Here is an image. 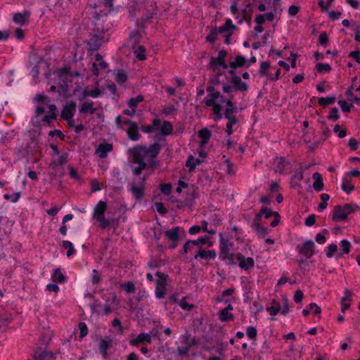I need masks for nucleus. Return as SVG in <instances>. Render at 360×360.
<instances>
[{"label":"nucleus","instance_id":"nucleus-1","mask_svg":"<svg viewBox=\"0 0 360 360\" xmlns=\"http://www.w3.org/2000/svg\"><path fill=\"white\" fill-rule=\"evenodd\" d=\"M107 207V203L105 201L99 200L94 207L92 214L93 219L99 223L101 229L103 230L110 226H115L116 224L115 219H106L105 217Z\"/></svg>","mask_w":360,"mask_h":360},{"label":"nucleus","instance_id":"nucleus-2","mask_svg":"<svg viewBox=\"0 0 360 360\" xmlns=\"http://www.w3.org/2000/svg\"><path fill=\"white\" fill-rule=\"evenodd\" d=\"M139 148H141V151H140V153L143 159L144 160L145 158L148 159L147 167L150 169L155 168L158 165V161L156 160V158L161 150L160 144L155 142L150 145L148 147L139 145Z\"/></svg>","mask_w":360,"mask_h":360},{"label":"nucleus","instance_id":"nucleus-3","mask_svg":"<svg viewBox=\"0 0 360 360\" xmlns=\"http://www.w3.org/2000/svg\"><path fill=\"white\" fill-rule=\"evenodd\" d=\"M219 258L225 261L227 264L234 265V255L230 252V249L233 246V243L229 241L228 238L224 237L222 233H219Z\"/></svg>","mask_w":360,"mask_h":360},{"label":"nucleus","instance_id":"nucleus-4","mask_svg":"<svg viewBox=\"0 0 360 360\" xmlns=\"http://www.w3.org/2000/svg\"><path fill=\"white\" fill-rule=\"evenodd\" d=\"M141 148H139V145H137L133 148L129 149V155L131 156L132 162L137 164L138 166L134 168L133 172L136 176L140 175L143 170L147 168V162L144 161L141 155L140 151Z\"/></svg>","mask_w":360,"mask_h":360},{"label":"nucleus","instance_id":"nucleus-5","mask_svg":"<svg viewBox=\"0 0 360 360\" xmlns=\"http://www.w3.org/2000/svg\"><path fill=\"white\" fill-rule=\"evenodd\" d=\"M230 82L231 84H223V93H230L231 91H240L245 93L248 91V85L245 82H243L239 76L232 77Z\"/></svg>","mask_w":360,"mask_h":360},{"label":"nucleus","instance_id":"nucleus-6","mask_svg":"<svg viewBox=\"0 0 360 360\" xmlns=\"http://www.w3.org/2000/svg\"><path fill=\"white\" fill-rule=\"evenodd\" d=\"M315 244L312 240H308L301 245H297L298 252L304 255L306 259H310L315 254Z\"/></svg>","mask_w":360,"mask_h":360},{"label":"nucleus","instance_id":"nucleus-7","mask_svg":"<svg viewBox=\"0 0 360 360\" xmlns=\"http://www.w3.org/2000/svg\"><path fill=\"white\" fill-rule=\"evenodd\" d=\"M77 104L75 101H70L67 102L61 112H60V118L62 120H70L75 115L76 111Z\"/></svg>","mask_w":360,"mask_h":360},{"label":"nucleus","instance_id":"nucleus-8","mask_svg":"<svg viewBox=\"0 0 360 360\" xmlns=\"http://www.w3.org/2000/svg\"><path fill=\"white\" fill-rule=\"evenodd\" d=\"M152 338L150 334L146 333H140L135 338L129 341L130 345L137 347L139 345L151 344Z\"/></svg>","mask_w":360,"mask_h":360},{"label":"nucleus","instance_id":"nucleus-9","mask_svg":"<svg viewBox=\"0 0 360 360\" xmlns=\"http://www.w3.org/2000/svg\"><path fill=\"white\" fill-rule=\"evenodd\" d=\"M217 253L214 250H206L201 246L198 248L197 253L194 255L195 259H202L207 261L213 260L216 258Z\"/></svg>","mask_w":360,"mask_h":360},{"label":"nucleus","instance_id":"nucleus-10","mask_svg":"<svg viewBox=\"0 0 360 360\" xmlns=\"http://www.w3.org/2000/svg\"><path fill=\"white\" fill-rule=\"evenodd\" d=\"M30 14L31 13L28 10L24 9L22 12H18L13 14V21L16 25L22 26L28 22Z\"/></svg>","mask_w":360,"mask_h":360},{"label":"nucleus","instance_id":"nucleus-11","mask_svg":"<svg viewBox=\"0 0 360 360\" xmlns=\"http://www.w3.org/2000/svg\"><path fill=\"white\" fill-rule=\"evenodd\" d=\"M252 227L255 231H256L257 234L260 238H264L266 235L269 234V229L262 226L261 221H259V217H255Z\"/></svg>","mask_w":360,"mask_h":360},{"label":"nucleus","instance_id":"nucleus-12","mask_svg":"<svg viewBox=\"0 0 360 360\" xmlns=\"http://www.w3.org/2000/svg\"><path fill=\"white\" fill-rule=\"evenodd\" d=\"M236 259L238 262L239 266L244 270H248L250 268L255 266V261L253 258H245L241 253H237Z\"/></svg>","mask_w":360,"mask_h":360},{"label":"nucleus","instance_id":"nucleus-13","mask_svg":"<svg viewBox=\"0 0 360 360\" xmlns=\"http://www.w3.org/2000/svg\"><path fill=\"white\" fill-rule=\"evenodd\" d=\"M112 149V145L110 143H100L96 150V154H97L101 159H104L107 157L108 153L111 152Z\"/></svg>","mask_w":360,"mask_h":360},{"label":"nucleus","instance_id":"nucleus-14","mask_svg":"<svg viewBox=\"0 0 360 360\" xmlns=\"http://www.w3.org/2000/svg\"><path fill=\"white\" fill-rule=\"evenodd\" d=\"M352 293L348 289H345L344 291V296L341 299V311L343 314L349 309L351 306Z\"/></svg>","mask_w":360,"mask_h":360},{"label":"nucleus","instance_id":"nucleus-15","mask_svg":"<svg viewBox=\"0 0 360 360\" xmlns=\"http://www.w3.org/2000/svg\"><path fill=\"white\" fill-rule=\"evenodd\" d=\"M70 2H72V0H57L54 5L55 11L59 12L61 15H67Z\"/></svg>","mask_w":360,"mask_h":360},{"label":"nucleus","instance_id":"nucleus-16","mask_svg":"<svg viewBox=\"0 0 360 360\" xmlns=\"http://www.w3.org/2000/svg\"><path fill=\"white\" fill-rule=\"evenodd\" d=\"M127 134L128 138L133 141H137L141 138V134L139 131V125L137 123H132L131 126H129L128 129L127 130Z\"/></svg>","mask_w":360,"mask_h":360},{"label":"nucleus","instance_id":"nucleus-17","mask_svg":"<svg viewBox=\"0 0 360 360\" xmlns=\"http://www.w3.org/2000/svg\"><path fill=\"white\" fill-rule=\"evenodd\" d=\"M144 181H145V179H143L140 185H133L131 188V191L133 193V195H134L136 200H137V201L141 200L144 195V191H145V187L143 186Z\"/></svg>","mask_w":360,"mask_h":360},{"label":"nucleus","instance_id":"nucleus-18","mask_svg":"<svg viewBox=\"0 0 360 360\" xmlns=\"http://www.w3.org/2000/svg\"><path fill=\"white\" fill-rule=\"evenodd\" d=\"M229 65L231 68L237 69L244 66L248 68L250 66V63H247V60L244 56L242 55H238L233 61L229 63Z\"/></svg>","mask_w":360,"mask_h":360},{"label":"nucleus","instance_id":"nucleus-19","mask_svg":"<svg viewBox=\"0 0 360 360\" xmlns=\"http://www.w3.org/2000/svg\"><path fill=\"white\" fill-rule=\"evenodd\" d=\"M180 227L175 226L165 232V236L169 241H179L180 239Z\"/></svg>","mask_w":360,"mask_h":360},{"label":"nucleus","instance_id":"nucleus-20","mask_svg":"<svg viewBox=\"0 0 360 360\" xmlns=\"http://www.w3.org/2000/svg\"><path fill=\"white\" fill-rule=\"evenodd\" d=\"M288 161L284 157H276L274 161V167L276 172L282 173L285 169Z\"/></svg>","mask_w":360,"mask_h":360},{"label":"nucleus","instance_id":"nucleus-21","mask_svg":"<svg viewBox=\"0 0 360 360\" xmlns=\"http://www.w3.org/2000/svg\"><path fill=\"white\" fill-rule=\"evenodd\" d=\"M13 224L6 216L0 215V234L4 233V236H8L10 231H6V226L8 225L12 226Z\"/></svg>","mask_w":360,"mask_h":360},{"label":"nucleus","instance_id":"nucleus-22","mask_svg":"<svg viewBox=\"0 0 360 360\" xmlns=\"http://www.w3.org/2000/svg\"><path fill=\"white\" fill-rule=\"evenodd\" d=\"M312 178L314 180L313 183V188L314 189L317 191H321L323 190V177L321 174L319 172H314L312 174Z\"/></svg>","mask_w":360,"mask_h":360},{"label":"nucleus","instance_id":"nucleus-23","mask_svg":"<svg viewBox=\"0 0 360 360\" xmlns=\"http://www.w3.org/2000/svg\"><path fill=\"white\" fill-rule=\"evenodd\" d=\"M96 112V108L94 107L93 101H84L79 108V113L86 114L89 113L94 115Z\"/></svg>","mask_w":360,"mask_h":360},{"label":"nucleus","instance_id":"nucleus-24","mask_svg":"<svg viewBox=\"0 0 360 360\" xmlns=\"http://www.w3.org/2000/svg\"><path fill=\"white\" fill-rule=\"evenodd\" d=\"M210 68L212 70H218L219 67L226 69L228 68V65L226 64L225 60L219 59L218 58L212 56L210 62Z\"/></svg>","mask_w":360,"mask_h":360},{"label":"nucleus","instance_id":"nucleus-25","mask_svg":"<svg viewBox=\"0 0 360 360\" xmlns=\"http://www.w3.org/2000/svg\"><path fill=\"white\" fill-rule=\"evenodd\" d=\"M167 283H163L162 281L156 282L155 295L157 299H162L165 297L167 292Z\"/></svg>","mask_w":360,"mask_h":360},{"label":"nucleus","instance_id":"nucleus-26","mask_svg":"<svg viewBox=\"0 0 360 360\" xmlns=\"http://www.w3.org/2000/svg\"><path fill=\"white\" fill-rule=\"evenodd\" d=\"M56 355L51 352L44 350L39 353H35L34 354L33 360H54Z\"/></svg>","mask_w":360,"mask_h":360},{"label":"nucleus","instance_id":"nucleus-27","mask_svg":"<svg viewBox=\"0 0 360 360\" xmlns=\"http://www.w3.org/2000/svg\"><path fill=\"white\" fill-rule=\"evenodd\" d=\"M108 67V65L105 61L94 62L91 65V72L94 76L98 77L100 75V70H105Z\"/></svg>","mask_w":360,"mask_h":360},{"label":"nucleus","instance_id":"nucleus-28","mask_svg":"<svg viewBox=\"0 0 360 360\" xmlns=\"http://www.w3.org/2000/svg\"><path fill=\"white\" fill-rule=\"evenodd\" d=\"M346 216L345 212H343V207L341 205H338L334 207L333 220L335 221H345L346 220Z\"/></svg>","mask_w":360,"mask_h":360},{"label":"nucleus","instance_id":"nucleus-29","mask_svg":"<svg viewBox=\"0 0 360 360\" xmlns=\"http://www.w3.org/2000/svg\"><path fill=\"white\" fill-rule=\"evenodd\" d=\"M159 129L162 136H167L172 133L173 126L170 122L165 120L162 123L161 122Z\"/></svg>","mask_w":360,"mask_h":360},{"label":"nucleus","instance_id":"nucleus-30","mask_svg":"<svg viewBox=\"0 0 360 360\" xmlns=\"http://www.w3.org/2000/svg\"><path fill=\"white\" fill-rule=\"evenodd\" d=\"M321 307L314 302L310 303L308 307L302 310V314L304 316H307L310 313H313L314 314L317 315L321 314Z\"/></svg>","mask_w":360,"mask_h":360},{"label":"nucleus","instance_id":"nucleus-31","mask_svg":"<svg viewBox=\"0 0 360 360\" xmlns=\"http://www.w3.org/2000/svg\"><path fill=\"white\" fill-rule=\"evenodd\" d=\"M133 51L138 60L143 61L146 59V48L143 45L134 46Z\"/></svg>","mask_w":360,"mask_h":360},{"label":"nucleus","instance_id":"nucleus-32","mask_svg":"<svg viewBox=\"0 0 360 360\" xmlns=\"http://www.w3.org/2000/svg\"><path fill=\"white\" fill-rule=\"evenodd\" d=\"M224 95H221L219 91H216V93L208 94L207 99L205 101V105L207 106L214 105L217 103V100L218 99L219 102H221V97H223Z\"/></svg>","mask_w":360,"mask_h":360},{"label":"nucleus","instance_id":"nucleus-33","mask_svg":"<svg viewBox=\"0 0 360 360\" xmlns=\"http://www.w3.org/2000/svg\"><path fill=\"white\" fill-rule=\"evenodd\" d=\"M341 188L346 193L349 194L354 191V186L352 185L351 180L347 176H344L342 179Z\"/></svg>","mask_w":360,"mask_h":360},{"label":"nucleus","instance_id":"nucleus-34","mask_svg":"<svg viewBox=\"0 0 360 360\" xmlns=\"http://www.w3.org/2000/svg\"><path fill=\"white\" fill-rule=\"evenodd\" d=\"M161 124V120L158 118L153 120L152 125L143 127L142 130L144 133L150 134L160 129Z\"/></svg>","mask_w":360,"mask_h":360},{"label":"nucleus","instance_id":"nucleus-35","mask_svg":"<svg viewBox=\"0 0 360 360\" xmlns=\"http://www.w3.org/2000/svg\"><path fill=\"white\" fill-rule=\"evenodd\" d=\"M62 248L65 250H68L66 256L68 258L71 257L76 253V250L75 249L73 243L69 240H63Z\"/></svg>","mask_w":360,"mask_h":360},{"label":"nucleus","instance_id":"nucleus-36","mask_svg":"<svg viewBox=\"0 0 360 360\" xmlns=\"http://www.w3.org/2000/svg\"><path fill=\"white\" fill-rule=\"evenodd\" d=\"M276 212H273L270 208H267L262 206L258 213L256 214L255 217H259V221H262V219L264 217L266 219H269L275 214Z\"/></svg>","mask_w":360,"mask_h":360},{"label":"nucleus","instance_id":"nucleus-37","mask_svg":"<svg viewBox=\"0 0 360 360\" xmlns=\"http://www.w3.org/2000/svg\"><path fill=\"white\" fill-rule=\"evenodd\" d=\"M228 120L226 124V133L228 136H231L233 133V126L237 124L238 119L236 116L231 117V118L226 119Z\"/></svg>","mask_w":360,"mask_h":360},{"label":"nucleus","instance_id":"nucleus-38","mask_svg":"<svg viewBox=\"0 0 360 360\" xmlns=\"http://www.w3.org/2000/svg\"><path fill=\"white\" fill-rule=\"evenodd\" d=\"M192 244L196 246H200V245L207 244L208 247H212L213 243L210 241V238L207 236L199 237L197 240H192Z\"/></svg>","mask_w":360,"mask_h":360},{"label":"nucleus","instance_id":"nucleus-39","mask_svg":"<svg viewBox=\"0 0 360 360\" xmlns=\"http://www.w3.org/2000/svg\"><path fill=\"white\" fill-rule=\"evenodd\" d=\"M342 207L347 219L349 214L360 209L357 205L353 203L345 204Z\"/></svg>","mask_w":360,"mask_h":360},{"label":"nucleus","instance_id":"nucleus-40","mask_svg":"<svg viewBox=\"0 0 360 360\" xmlns=\"http://www.w3.org/2000/svg\"><path fill=\"white\" fill-rule=\"evenodd\" d=\"M51 277L54 281L58 282L59 283H63L66 281V277L59 269L54 270Z\"/></svg>","mask_w":360,"mask_h":360},{"label":"nucleus","instance_id":"nucleus-41","mask_svg":"<svg viewBox=\"0 0 360 360\" xmlns=\"http://www.w3.org/2000/svg\"><path fill=\"white\" fill-rule=\"evenodd\" d=\"M142 95H138L136 97L131 98L128 100L127 104L131 109H135L138 105L143 101Z\"/></svg>","mask_w":360,"mask_h":360},{"label":"nucleus","instance_id":"nucleus-42","mask_svg":"<svg viewBox=\"0 0 360 360\" xmlns=\"http://www.w3.org/2000/svg\"><path fill=\"white\" fill-rule=\"evenodd\" d=\"M320 198L321 202L319 203L317 210L319 212H322L327 207V202L330 199V195L327 193H322Z\"/></svg>","mask_w":360,"mask_h":360},{"label":"nucleus","instance_id":"nucleus-43","mask_svg":"<svg viewBox=\"0 0 360 360\" xmlns=\"http://www.w3.org/2000/svg\"><path fill=\"white\" fill-rule=\"evenodd\" d=\"M219 319L221 322H228L234 319L233 314L221 309L219 312Z\"/></svg>","mask_w":360,"mask_h":360},{"label":"nucleus","instance_id":"nucleus-44","mask_svg":"<svg viewBox=\"0 0 360 360\" xmlns=\"http://www.w3.org/2000/svg\"><path fill=\"white\" fill-rule=\"evenodd\" d=\"M120 287L124 290L127 294H131L135 291V285L133 282L120 283Z\"/></svg>","mask_w":360,"mask_h":360},{"label":"nucleus","instance_id":"nucleus-45","mask_svg":"<svg viewBox=\"0 0 360 360\" xmlns=\"http://www.w3.org/2000/svg\"><path fill=\"white\" fill-rule=\"evenodd\" d=\"M335 101H336V98L335 96L326 97V98L321 97V98H319L318 100V103H319V105H321V106H326V105L334 104L335 103Z\"/></svg>","mask_w":360,"mask_h":360},{"label":"nucleus","instance_id":"nucleus-46","mask_svg":"<svg viewBox=\"0 0 360 360\" xmlns=\"http://www.w3.org/2000/svg\"><path fill=\"white\" fill-rule=\"evenodd\" d=\"M68 153H63L57 160L53 162V164L56 166H62L65 165L68 160Z\"/></svg>","mask_w":360,"mask_h":360},{"label":"nucleus","instance_id":"nucleus-47","mask_svg":"<svg viewBox=\"0 0 360 360\" xmlns=\"http://www.w3.org/2000/svg\"><path fill=\"white\" fill-rule=\"evenodd\" d=\"M211 132L207 129H202L198 132L199 137L202 139V142L206 143L211 137Z\"/></svg>","mask_w":360,"mask_h":360},{"label":"nucleus","instance_id":"nucleus-48","mask_svg":"<svg viewBox=\"0 0 360 360\" xmlns=\"http://www.w3.org/2000/svg\"><path fill=\"white\" fill-rule=\"evenodd\" d=\"M267 311L271 316H276L281 311V305L278 302L273 301L272 305L267 307Z\"/></svg>","mask_w":360,"mask_h":360},{"label":"nucleus","instance_id":"nucleus-49","mask_svg":"<svg viewBox=\"0 0 360 360\" xmlns=\"http://www.w3.org/2000/svg\"><path fill=\"white\" fill-rule=\"evenodd\" d=\"M21 196V193L20 192H16L13 194H8V193H6L4 195V198L6 200H9L10 202H13V203H15L17 202L20 198Z\"/></svg>","mask_w":360,"mask_h":360},{"label":"nucleus","instance_id":"nucleus-50","mask_svg":"<svg viewBox=\"0 0 360 360\" xmlns=\"http://www.w3.org/2000/svg\"><path fill=\"white\" fill-rule=\"evenodd\" d=\"M217 37H218L217 28V27L213 28L210 32V33L207 35L206 41L207 42L213 44V43H214L216 41V40L217 39Z\"/></svg>","mask_w":360,"mask_h":360},{"label":"nucleus","instance_id":"nucleus-51","mask_svg":"<svg viewBox=\"0 0 360 360\" xmlns=\"http://www.w3.org/2000/svg\"><path fill=\"white\" fill-rule=\"evenodd\" d=\"M78 328L79 330V338L83 339L88 334V327L84 322H79L78 324Z\"/></svg>","mask_w":360,"mask_h":360},{"label":"nucleus","instance_id":"nucleus-52","mask_svg":"<svg viewBox=\"0 0 360 360\" xmlns=\"http://www.w3.org/2000/svg\"><path fill=\"white\" fill-rule=\"evenodd\" d=\"M328 231L324 229L322 232L318 233L316 236L315 240L316 242L319 244L323 245L326 243V238L325 234L328 233Z\"/></svg>","mask_w":360,"mask_h":360},{"label":"nucleus","instance_id":"nucleus-53","mask_svg":"<svg viewBox=\"0 0 360 360\" xmlns=\"http://www.w3.org/2000/svg\"><path fill=\"white\" fill-rule=\"evenodd\" d=\"M340 245L341 247V250L343 251L345 254H349L351 249V243L347 239H343L340 241Z\"/></svg>","mask_w":360,"mask_h":360},{"label":"nucleus","instance_id":"nucleus-54","mask_svg":"<svg viewBox=\"0 0 360 360\" xmlns=\"http://www.w3.org/2000/svg\"><path fill=\"white\" fill-rule=\"evenodd\" d=\"M178 304L181 307V309L186 311H191L194 308V305L193 304H190L186 301V298H182Z\"/></svg>","mask_w":360,"mask_h":360},{"label":"nucleus","instance_id":"nucleus-55","mask_svg":"<svg viewBox=\"0 0 360 360\" xmlns=\"http://www.w3.org/2000/svg\"><path fill=\"white\" fill-rule=\"evenodd\" d=\"M338 105L341 108L342 112H349L352 108V104H349L347 101L344 100H340L338 102Z\"/></svg>","mask_w":360,"mask_h":360},{"label":"nucleus","instance_id":"nucleus-56","mask_svg":"<svg viewBox=\"0 0 360 360\" xmlns=\"http://www.w3.org/2000/svg\"><path fill=\"white\" fill-rule=\"evenodd\" d=\"M69 169V175L71 179H73L75 180H77L78 181H82L81 176L78 174L77 171L71 165L68 166Z\"/></svg>","mask_w":360,"mask_h":360},{"label":"nucleus","instance_id":"nucleus-57","mask_svg":"<svg viewBox=\"0 0 360 360\" xmlns=\"http://www.w3.org/2000/svg\"><path fill=\"white\" fill-rule=\"evenodd\" d=\"M326 252V257L328 258H332L334 255V253L338 251V245L335 243H331L328 245Z\"/></svg>","mask_w":360,"mask_h":360},{"label":"nucleus","instance_id":"nucleus-58","mask_svg":"<svg viewBox=\"0 0 360 360\" xmlns=\"http://www.w3.org/2000/svg\"><path fill=\"white\" fill-rule=\"evenodd\" d=\"M112 346V341L101 339L99 342V350H108Z\"/></svg>","mask_w":360,"mask_h":360},{"label":"nucleus","instance_id":"nucleus-59","mask_svg":"<svg viewBox=\"0 0 360 360\" xmlns=\"http://www.w3.org/2000/svg\"><path fill=\"white\" fill-rule=\"evenodd\" d=\"M101 281V276L96 269H93L91 273V282L93 285H97Z\"/></svg>","mask_w":360,"mask_h":360},{"label":"nucleus","instance_id":"nucleus-60","mask_svg":"<svg viewBox=\"0 0 360 360\" xmlns=\"http://www.w3.org/2000/svg\"><path fill=\"white\" fill-rule=\"evenodd\" d=\"M316 69L319 72H330L331 70V67L328 63H320L316 64Z\"/></svg>","mask_w":360,"mask_h":360},{"label":"nucleus","instance_id":"nucleus-61","mask_svg":"<svg viewBox=\"0 0 360 360\" xmlns=\"http://www.w3.org/2000/svg\"><path fill=\"white\" fill-rule=\"evenodd\" d=\"M238 112V108H226L224 112V117L225 119L231 118V117H235L234 113Z\"/></svg>","mask_w":360,"mask_h":360},{"label":"nucleus","instance_id":"nucleus-62","mask_svg":"<svg viewBox=\"0 0 360 360\" xmlns=\"http://www.w3.org/2000/svg\"><path fill=\"white\" fill-rule=\"evenodd\" d=\"M57 117L56 112L49 113L48 115H44L43 117V121L47 124L48 126L51 127L52 121L56 120Z\"/></svg>","mask_w":360,"mask_h":360},{"label":"nucleus","instance_id":"nucleus-63","mask_svg":"<svg viewBox=\"0 0 360 360\" xmlns=\"http://www.w3.org/2000/svg\"><path fill=\"white\" fill-rule=\"evenodd\" d=\"M127 75L122 71H118L115 76L116 82L120 84H122L127 81Z\"/></svg>","mask_w":360,"mask_h":360},{"label":"nucleus","instance_id":"nucleus-64","mask_svg":"<svg viewBox=\"0 0 360 360\" xmlns=\"http://www.w3.org/2000/svg\"><path fill=\"white\" fill-rule=\"evenodd\" d=\"M172 188L170 184H162L160 186V191L165 195H169L171 193Z\"/></svg>","mask_w":360,"mask_h":360}]
</instances>
